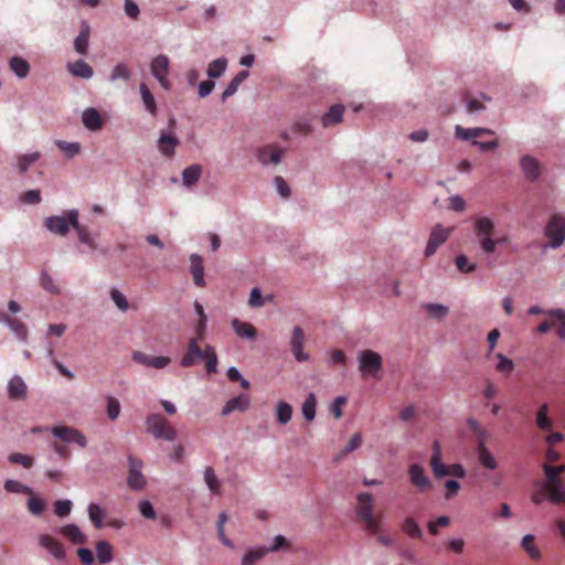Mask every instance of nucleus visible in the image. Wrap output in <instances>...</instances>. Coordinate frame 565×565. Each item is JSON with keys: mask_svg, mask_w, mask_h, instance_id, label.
<instances>
[{"mask_svg": "<svg viewBox=\"0 0 565 565\" xmlns=\"http://www.w3.org/2000/svg\"><path fill=\"white\" fill-rule=\"evenodd\" d=\"M7 393L8 398L11 401L22 402L28 397V385H25L21 376L13 375V377L8 381Z\"/></svg>", "mask_w": 565, "mask_h": 565, "instance_id": "aec40b11", "label": "nucleus"}, {"mask_svg": "<svg viewBox=\"0 0 565 565\" xmlns=\"http://www.w3.org/2000/svg\"><path fill=\"white\" fill-rule=\"evenodd\" d=\"M8 67H10L11 73H13L14 76L20 79L28 77L29 71L31 70L28 61L18 55L11 57L10 61H8Z\"/></svg>", "mask_w": 565, "mask_h": 565, "instance_id": "473e14b6", "label": "nucleus"}, {"mask_svg": "<svg viewBox=\"0 0 565 565\" xmlns=\"http://www.w3.org/2000/svg\"><path fill=\"white\" fill-rule=\"evenodd\" d=\"M76 237H78V242L86 245L88 249L92 252H102L105 253L104 248H100L98 245V241L96 239L98 237V234H93L88 227L79 228L78 231H75Z\"/></svg>", "mask_w": 565, "mask_h": 565, "instance_id": "c756f323", "label": "nucleus"}, {"mask_svg": "<svg viewBox=\"0 0 565 565\" xmlns=\"http://www.w3.org/2000/svg\"><path fill=\"white\" fill-rule=\"evenodd\" d=\"M455 266H457L458 271L461 274H470L477 268L475 264L468 262L467 256L463 254H460L455 258Z\"/></svg>", "mask_w": 565, "mask_h": 565, "instance_id": "bf43d9fd", "label": "nucleus"}, {"mask_svg": "<svg viewBox=\"0 0 565 565\" xmlns=\"http://www.w3.org/2000/svg\"><path fill=\"white\" fill-rule=\"evenodd\" d=\"M71 508H73V503L70 500H62L55 502V514L58 518H66L71 513Z\"/></svg>", "mask_w": 565, "mask_h": 565, "instance_id": "774afa93", "label": "nucleus"}, {"mask_svg": "<svg viewBox=\"0 0 565 565\" xmlns=\"http://www.w3.org/2000/svg\"><path fill=\"white\" fill-rule=\"evenodd\" d=\"M28 511H30V514L33 516H39L42 514L45 508V502L41 498L36 495H31L30 499H28Z\"/></svg>", "mask_w": 565, "mask_h": 565, "instance_id": "5fc2aeb1", "label": "nucleus"}, {"mask_svg": "<svg viewBox=\"0 0 565 565\" xmlns=\"http://www.w3.org/2000/svg\"><path fill=\"white\" fill-rule=\"evenodd\" d=\"M273 183L280 198L289 199L290 188L281 177H274Z\"/></svg>", "mask_w": 565, "mask_h": 565, "instance_id": "0e129e2a", "label": "nucleus"}, {"mask_svg": "<svg viewBox=\"0 0 565 565\" xmlns=\"http://www.w3.org/2000/svg\"><path fill=\"white\" fill-rule=\"evenodd\" d=\"M425 311H427L428 317L433 320L440 321L448 316L449 309L448 307L437 303V302H428L424 305Z\"/></svg>", "mask_w": 565, "mask_h": 565, "instance_id": "a19ab883", "label": "nucleus"}, {"mask_svg": "<svg viewBox=\"0 0 565 565\" xmlns=\"http://www.w3.org/2000/svg\"><path fill=\"white\" fill-rule=\"evenodd\" d=\"M20 201L23 204L35 205L41 202V191L38 189L26 191L20 196Z\"/></svg>", "mask_w": 565, "mask_h": 565, "instance_id": "e2e57ef3", "label": "nucleus"}, {"mask_svg": "<svg viewBox=\"0 0 565 565\" xmlns=\"http://www.w3.org/2000/svg\"><path fill=\"white\" fill-rule=\"evenodd\" d=\"M248 407V398L245 395H238L225 403L222 408V416H228L235 411L244 412Z\"/></svg>", "mask_w": 565, "mask_h": 565, "instance_id": "e433bc0d", "label": "nucleus"}, {"mask_svg": "<svg viewBox=\"0 0 565 565\" xmlns=\"http://www.w3.org/2000/svg\"><path fill=\"white\" fill-rule=\"evenodd\" d=\"M4 490L11 493L26 494L30 497L34 495V492H32V488L13 479H8L7 481H4Z\"/></svg>", "mask_w": 565, "mask_h": 565, "instance_id": "de8ad7c7", "label": "nucleus"}, {"mask_svg": "<svg viewBox=\"0 0 565 565\" xmlns=\"http://www.w3.org/2000/svg\"><path fill=\"white\" fill-rule=\"evenodd\" d=\"M180 145V140L175 135L171 132H167L164 130L160 131L159 139H157V150H159L160 154L166 158H171L174 154V149Z\"/></svg>", "mask_w": 565, "mask_h": 565, "instance_id": "a211bd4d", "label": "nucleus"}, {"mask_svg": "<svg viewBox=\"0 0 565 565\" xmlns=\"http://www.w3.org/2000/svg\"><path fill=\"white\" fill-rule=\"evenodd\" d=\"M23 319H28V315L22 311L21 305L15 300L8 301L7 311L1 313V322L20 343L28 341V327L22 321Z\"/></svg>", "mask_w": 565, "mask_h": 565, "instance_id": "7ed1b4c3", "label": "nucleus"}, {"mask_svg": "<svg viewBox=\"0 0 565 565\" xmlns=\"http://www.w3.org/2000/svg\"><path fill=\"white\" fill-rule=\"evenodd\" d=\"M97 559L100 564H109L113 562V547L108 541H99L97 542Z\"/></svg>", "mask_w": 565, "mask_h": 565, "instance_id": "c03bdc74", "label": "nucleus"}, {"mask_svg": "<svg viewBox=\"0 0 565 565\" xmlns=\"http://www.w3.org/2000/svg\"><path fill=\"white\" fill-rule=\"evenodd\" d=\"M358 505L354 509L358 519L364 524V530L370 534H376L380 531V521L374 516V503L370 492H360L356 494Z\"/></svg>", "mask_w": 565, "mask_h": 565, "instance_id": "39448f33", "label": "nucleus"}, {"mask_svg": "<svg viewBox=\"0 0 565 565\" xmlns=\"http://www.w3.org/2000/svg\"><path fill=\"white\" fill-rule=\"evenodd\" d=\"M202 175V167L194 163L182 170V184L183 186L190 189L196 182H199L200 177Z\"/></svg>", "mask_w": 565, "mask_h": 565, "instance_id": "c9c22d12", "label": "nucleus"}, {"mask_svg": "<svg viewBox=\"0 0 565 565\" xmlns=\"http://www.w3.org/2000/svg\"><path fill=\"white\" fill-rule=\"evenodd\" d=\"M316 395L313 393H309L308 396H306L305 402H302L301 405V414L302 418H305L306 422H312L316 418Z\"/></svg>", "mask_w": 565, "mask_h": 565, "instance_id": "58836bf2", "label": "nucleus"}, {"mask_svg": "<svg viewBox=\"0 0 565 565\" xmlns=\"http://www.w3.org/2000/svg\"><path fill=\"white\" fill-rule=\"evenodd\" d=\"M58 533L72 544H84L86 542V534H84L76 524L62 525Z\"/></svg>", "mask_w": 565, "mask_h": 565, "instance_id": "c85d7f7f", "label": "nucleus"}, {"mask_svg": "<svg viewBox=\"0 0 565 565\" xmlns=\"http://www.w3.org/2000/svg\"><path fill=\"white\" fill-rule=\"evenodd\" d=\"M128 476L127 486L131 491H141L147 484V480L141 473L142 462L140 459L128 456Z\"/></svg>", "mask_w": 565, "mask_h": 565, "instance_id": "9b49d317", "label": "nucleus"}, {"mask_svg": "<svg viewBox=\"0 0 565 565\" xmlns=\"http://www.w3.org/2000/svg\"><path fill=\"white\" fill-rule=\"evenodd\" d=\"M289 345H291V352L292 355H295L296 361L305 362L309 359V354L302 351L303 332L299 326L292 328L291 341H289Z\"/></svg>", "mask_w": 565, "mask_h": 565, "instance_id": "4be33fe9", "label": "nucleus"}, {"mask_svg": "<svg viewBox=\"0 0 565 565\" xmlns=\"http://www.w3.org/2000/svg\"><path fill=\"white\" fill-rule=\"evenodd\" d=\"M287 548V541L282 534L273 537V543L269 546H264V550L269 553H278Z\"/></svg>", "mask_w": 565, "mask_h": 565, "instance_id": "680f3d73", "label": "nucleus"}, {"mask_svg": "<svg viewBox=\"0 0 565 565\" xmlns=\"http://www.w3.org/2000/svg\"><path fill=\"white\" fill-rule=\"evenodd\" d=\"M43 226L46 231L60 237H65L71 228L73 231L86 228V225L79 223V213L76 209L66 211L64 215H49L44 217Z\"/></svg>", "mask_w": 565, "mask_h": 565, "instance_id": "20e7f679", "label": "nucleus"}, {"mask_svg": "<svg viewBox=\"0 0 565 565\" xmlns=\"http://www.w3.org/2000/svg\"><path fill=\"white\" fill-rule=\"evenodd\" d=\"M227 65L228 61L224 56L214 58L209 63L205 74H207L209 79H218L225 74Z\"/></svg>", "mask_w": 565, "mask_h": 565, "instance_id": "f704fd0d", "label": "nucleus"}, {"mask_svg": "<svg viewBox=\"0 0 565 565\" xmlns=\"http://www.w3.org/2000/svg\"><path fill=\"white\" fill-rule=\"evenodd\" d=\"M92 28H89V23L83 20L79 22V32L76 35L75 41H73V50H75L76 54L81 56H85L87 53V45L89 44V32Z\"/></svg>", "mask_w": 565, "mask_h": 565, "instance_id": "412c9836", "label": "nucleus"}, {"mask_svg": "<svg viewBox=\"0 0 565 565\" xmlns=\"http://www.w3.org/2000/svg\"><path fill=\"white\" fill-rule=\"evenodd\" d=\"M204 482L212 495H220V479L211 466L204 468Z\"/></svg>", "mask_w": 565, "mask_h": 565, "instance_id": "ea45409f", "label": "nucleus"}, {"mask_svg": "<svg viewBox=\"0 0 565 565\" xmlns=\"http://www.w3.org/2000/svg\"><path fill=\"white\" fill-rule=\"evenodd\" d=\"M51 435L61 441L75 444L81 448L87 445L86 437L78 429L72 426H54L50 428Z\"/></svg>", "mask_w": 565, "mask_h": 565, "instance_id": "9d476101", "label": "nucleus"}, {"mask_svg": "<svg viewBox=\"0 0 565 565\" xmlns=\"http://www.w3.org/2000/svg\"><path fill=\"white\" fill-rule=\"evenodd\" d=\"M190 275H192V279H194V284L198 287L205 286V278L203 277V264L202 256L198 254H190Z\"/></svg>", "mask_w": 565, "mask_h": 565, "instance_id": "a878e982", "label": "nucleus"}, {"mask_svg": "<svg viewBox=\"0 0 565 565\" xmlns=\"http://www.w3.org/2000/svg\"><path fill=\"white\" fill-rule=\"evenodd\" d=\"M231 324L232 329H234V333L244 340H255L257 337V332H255L254 326L246 321L234 319L231 321Z\"/></svg>", "mask_w": 565, "mask_h": 565, "instance_id": "2f4dec72", "label": "nucleus"}, {"mask_svg": "<svg viewBox=\"0 0 565 565\" xmlns=\"http://www.w3.org/2000/svg\"><path fill=\"white\" fill-rule=\"evenodd\" d=\"M408 478L413 487H416L419 492L430 491L433 488L431 480L426 475L425 468L419 463L409 465Z\"/></svg>", "mask_w": 565, "mask_h": 565, "instance_id": "dca6fc26", "label": "nucleus"}, {"mask_svg": "<svg viewBox=\"0 0 565 565\" xmlns=\"http://www.w3.org/2000/svg\"><path fill=\"white\" fill-rule=\"evenodd\" d=\"M131 361L156 370H162L170 363V359L167 356H150L141 351H134L131 353Z\"/></svg>", "mask_w": 565, "mask_h": 565, "instance_id": "f3484780", "label": "nucleus"}, {"mask_svg": "<svg viewBox=\"0 0 565 565\" xmlns=\"http://www.w3.org/2000/svg\"><path fill=\"white\" fill-rule=\"evenodd\" d=\"M131 78V72L128 70V66L124 63L115 64L114 68H111L110 77L108 81L111 83L117 82L119 79L124 82H128Z\"/></svg>", "mask_w": 565, "mask_h": 565, "instance_id": "09e8293b", "label": "nucleus"}, {"mask_svg": "<svg viewBox=\"0 0 565 565\" xmlns=\"http://www.w3.org/2000/svg\"><path fill=\"white\" fill-rule=\"evenodd\" d=\"M358 370L363 379H377L381 367H383V358L380 353L364 349L356 354Z\"/></svg>", "mask_w": 565, "mask_h": 565, "instance_id": "6e6552de", "label": "nucleus"}, {"mask_svg": "<svg viewBox=\"0 0 565 565\" xmlns=\"http://www.w3.org/2000/svg\"><path fill=\"white\" fill-rule=\"evenodd\" d=\"M521 546L524 548L525 553H527L529 556L533 559L540 558V551L539 548L533 544V535L526 534L522 536Z\"/></svg>", "mask_w": 565, "mask_h": 565, "instance_id": "3c124183", "label": "nucleus"}, {"mask_svg": "<svg viewBox=\"0 0 565 565\" xmlns=\"http://www.w3.org/2000/svg\"><path fill=\"white\" fill-rule=\"evenodd\" d=\"M477 460H479L480 466L488 470H495L498 467L497 459L493 457V455L490 452V449H488L487 445H480V447H477Z\"/></svg>", "mask_w": 565, "mask_h": 565, "instance_id": "72a5a7b5", "label": "nucleus"}, {"mask_svg": "<svg viewBox=\"0 0 565 565\" xmlns=\"http://www.w3.org/2000/svg\"><path fill=\"white\" fill-rule=\"evenodd\" d=\"M281 154H284V149L274 143L264 145L256 149L257 162L263 167L280 164Z\"/></svg>", "mask_w": 565, "mask_h": 565, "instance_id": "f8f14e48", "label": "nucleus"}, {"mask_svg": "<svg viewBox=\"0 0 565 565\" xmlns=\"http://www.w3.org/2000/svg\"><path fill=\"white\" fill-rule=\"evenodd\" d=\"M544 476H545V481L537 483L539 489L543 490L544 492L556 491L558 489L565 488L564 481H562V478L559 477V475H544Z\"/></svg>", "mask_w": 565, "mask_h": 565, "instance_id": "79ce46f5", "label": "nucleus"}, {"mask_svg": "<svg viewBox=\"0 0 565 565\" xmlns=\"http://www.w3.org/2000/svg\"><path fill=\"white\" fill-rule=\"evenodd\" d=\"M139 95L141 98V105H143V109H146L147 114L150 116L156 117L158 114L157 102L154 100V96L151 94L146 83H140Z\"/></svg>", "mask_w": 565, "mask_h": 565, "instance_id": "b1692460", "label": "nucleus"}, {"mask_svg": "<svg viewBox=\"0 0 565 565\" xmlns=\"http://www.w3.org/2000/svg\"><path fill=\"white\" fill-rule=\"evenodd\" d=\"M55 146L62 150L63 154H65V158L68 160H72L81 152V145L76 141L55 140Z\"/></svg>", "mask_w": 565, "mask_h": 565, "instance_id": "4c0bfd02", "label": "nucleus"}, {"mask_svg": "<svg viewBox=\"0 0 565 565\" xmlns=\"http://www.w3.org/2000/svg\"><path fill=\"white\" fill-rule=\"evenodd\" d=\"M8 461H10V463H19L23 466L24 469H30L32 467L31 456L24 454H12L8 456Z\"/></svg>", "mask_w": 565, "mask_h": 565, "instance_id": "69168bd1", "label": "nucleus"}, {"mask_svg": "<svg viewBox=\"0 0 565 565\" xmlns=\"http://www.w3.org/2000/svg\"><path fill=\"white\" fill-rule=\"evenodd\" d=\"M110 299L117 306L118 310L126 312L128 310V300L119 289L116 287L110 288Z\"/></svg>", "mask_w": 565, "mask_h": 565, "instance_id": "864d4df0", "label": "nucleus"}, {"mask_svg": "<svg viewBox=\"0 0 565 565\" xmlns=\"http://www.w3.org/2000/svg\"><path fill=\"white\" fill-rule=\"evenodd\" d=\"M493 130L489 128H465L455 126V138L463 141H473L483 136H492Z\"/></svg>", "mask_w": 565, "mask_h": 565, "instance_id": "5701e85b", "label": "nucleus"}, {"mask_svg": "<svg viewBox=\"0 0 565 565\" xmlns=\"http://www.w3.org/2000/svg\"><path fill=\"white\" fill-rule=\"evenodd\" d=\"M430 467L436 479L440 480L448 476L449 465L444 463L441 459H430Z\"/></svg>", "mask_w": 565, "mask_h": 565, "instance_id": "13d9d810", "label": "nucleus"}, {"mask_svg": "<svg viewBox=\"0 0 565 565\" xmlns=\"http://www.w3.org/2000/svg\"><path fill=\"white\" fill-rule=\"evenodd\" d=\"M544 235L548 239L544 248L558 249L565 242V214L551 215L545 224Z\"/></svg>", "mask_w": 565, "mask_h": 565, "instance_id": "0eeeda50", "label": "nucleus"}, {"mask_svg": "<svg viewBox=\"0 0 565 565\" xmlns=\"http://www.w3.org/2000/svg\"><path fill=\"white\" fill-rule=\"evenodd\" d=\"M38 545L49 552L53 559L62 564L66 562V551L64 550L63 543L60 541L50 535L40 534V536H38Z\"/></svg>", "mask_w": 565, "mask_h": 565, "instance_id": "4468645a", "label": "nucleus"}, {"mask_svg": "<svg viewBox=\"0 0 565 565\" xmlns=\"http://www.w3.org/2000/svg\"><path fill=\"white\" fill-rule=\"evenodd\" d=\"M497 358V372L501 374H510L513 371V361L503 355V353L495 354Z\"/></svg>", "mask_w": 565, "mask_h": 565, "instance_id": "6e6d98bb", "label": "nucleus"}, {"mask_svg": "<svg viewBox=\"0 0 565 565\" xmlns=\"http://www.w3.org/2000/svg\"><path fill=\"white\" fill-rule=\"evenodd\" d=\"M361 446V435L354 434L351 436L350 440H348L347 445H344L343 450L340 452V458L344 457L347 454L358 449Z\"/></svg>", "mask_w": 565, "mask_h": 565, "instance_id": "338daca9", "label": "nucleus"}, {"mask_svg": "<svg viewBox=\"0 0 565 565\" xmlns=\"http://www.w3.org/2000/svg\"><path fill=\"white\" fill-rule=\"evenodd\" d=\"M269 553L270 552L264 550V545L252 546L244 552L243 558H241V565H255Z\"/></svg>", "mask_w": 565, "mask_h": 565, "instance_id": "7c9ffc66", "label": "nucleus"}, {"mask_svg": "<svg viewBox=\"0 0 565 565\" xmlns=\"http://www.w3.org/2000/svg\"><path fill=\"white\" fill-rule=\"evenodd\" d=\"M86 512H88V519H90V522L95 529H103V526H105L103 523V509L99 507V504H88Z\"/></svg>", "mask_w": 565, "mask_h": 565, "instance_id": "8fccbe9b", "label": "nucleus"}, {"mask_svg": "<svg viewBox=\"0 0 565 565\" xmlns=\"http://www.w3.org/2000/svg\"><path fill=\"white\" fill-rule=\"evenodd\" d=\"M473 233H476L477 245L486 256L493 255L497 246L508 244L507 236H494V222L489 217L473 221Z\"/></svg>", "mask_w": 565, "mask_h": 565, "instance_id": "f257e3e1", "label": "nucleus"}, {"mask_svg": "<svg viewBox=\"0 0 565 565\" xmlns=\"http://www.w3.org/2000/svg\"><path fill=\"white\" fill-rule=\"evenodd\" d=\"M548 406L546 404H542L541 408L537 411V417H535V423H537V427L541 430H548L552 427L550 423L548 416Z\"/></svg>", "mask_w": 565, "mask_h": 565, "instance_id": "603ef678", "label": "nucleus"}, {"mask_svg": "<svg viewBox=\"0 0 565 565\" xmlns=\"http://www.w3.org/2000/svg\"><path fill=\"white\" fill-rule=\"evenodd\" d=\"M519 167H521L522 175L530 183L536 182L542 175V163L531 154L521 156Z\"/></svg>", "mask_w": 565, "mask_h": 565, "instance_id": "ddd939ff", "label": "nucleus"}, {"mask_svg": "<svg viewBox=\"0 0 565 565\" xmlns=\"http://www.w3.org/2000/svg\"><path fill=\"white\" fill-rule=\"evenodd\" d=\"M547 317L557 321L556 333L558 339L565 341V311L564 309H548Z\"/></svg>", "mask_w": 565, "mask_h": 565, "instance_id": "37998d69", "label": "nucleus"}, {"mask_svg": "<svg viewBox=\"0 0 565 565\" xmlns=\"http://www.w3.org/2000/svg\"><path fill=\"white\" fill-rule=\"evenodd\" d=\"M276 418L281 425H287L292 418V406L285 401H279L276 404Z\"/></svg>", "mask_w": 565, "mask_h": 565, "instance_id": "a18cd8bd", "label": "nucleus"}, {"mask_svg": "<svg viewBox=\"0 0 565 565\" xmlns=\"http://www.w3.org/2000/svg\"><path fill=\"white\" fill-rule=\"evenodd\" d=\"M170 73V60L167 55L159 54L150 62V75L159 83V86L164 90H170V81L168 74Z\"/></svg>", "mask_w": 565, "mask_h": 565, "instance_id": "1a4fd4ad", "label": "nucleus"}, {"mask_svg": "<svg viewBox=\"0 0 565 565\" xmlns=\"http://www.w3.org/2000/svg\"><path fill=\"white\" fill-rule=\"evenodd\" d=\"M342 114H344V106L341 104L332 105L321 117L322 127L328 128L340 124L342 121Z\"/></svg>", "mask_w": 565, "mask_h": 565, "instance_id": "cd10ccee", "label": "nucleus"}, {"mask_svg": "<svg viewBox=\"0 0 565 565\" xmlns=\"http://www.w3.org/2000/svg\"><path fill=\"white\" fill-rule=\"evenodd\" d=\"M449 233H451V227H445L440 224L434 226L430 236H428L427 247H425V257L435 255L436 250L448 239Z\"/></svg>", "mask_w": 565, "mask_h": 565, "instance_id": "2eb2a0df", "label": "nucleus"}, {"mask_svg": "<svg viewBox=\"0 0 565 565\" xmlns=\"http://www.w3.org/2000/svg\"><path fill=\"white\" fill-rule=\"evenodd\" d=\"M402 531L411 539H420L423 536V530H420L418 523L412 518H405V520H403Z\"/></svg>", "mask_w": 565, "mask_h": 565, "instance_id": "49530a36", "label": "nucleus"}, {"mask_svg": "<svg viewBox=\"0 0 565 565\" xmlns=\"http://www.w3.org/2000/svg\"><path fill=\"white\" fill-rule=\"evenodd\" d=\"M40 158L41 153L38 151L17 156L13 161V169L17 170L18 173L23 174L28 172L29 168L38 162Z\"/></svg>", "mask_w": 565, "mask_h": 565, "instance_id": "bb28decb", "label": "nucleus"}, {"mask_svg": "<svg viewBox=\"0 0 565 565\" xmlns=\"http://www.w3.org/2000/svg\"><path fill=\"white\" fill-rule=\"evenodd\" d=\"M107 399V417L110 420H116L119 416V411L121 409V406H119V402L115 396L108 395L105 397Z\"/></svg>", "mask_w": 565, "mask_h": 565, "instance_id": "052dcab7", "label": "nucleus"}, {"mask_svg": "<svg viewBox=\"0 0 565 565\" xmlns=\"http://www.w3.org/2000/svg\"><path fill=\"white\" fill-rule=\"evenodd\" d=\"M41 287H43L44 290L49 291L53 295L60 294V287H57L56 282H54V279H52L51 275L46 271L41 273L40 277Z\"/></svg>", "mask_w": 565, "mask_h": 565, "instance_id": "4d7b16f0", "label": "nucleus"}, {"mask_svg": "<svg viewBox=\"0 0 565 565\" xmlns=\"http://www.w3.org/2000/svg\"><path fill=\"white\" fill-rule=\"evenodd\" d=\"M82 124L86 130L97 132L102 131L105 121L103 120L102 114L96 108L87 107L82 113Z\"/></svg>", "mask_w": 565, "mask_h": 565, "instance_id": "6ab92c4d", "label": "nucleus"}, {"mask_svg": "<svg viewBox=\"0 0 565 565\" xmlns=\"http://www.w3.org/2000/svg\"><path fill=\"white\" fill-rule=\"evenodd\" d=\"M199 339H190L188 343V352L180 359V366L191 367L196 364L199 360L205 361V372L213 374L216 372L218 358H216L215 349L207 344L204 349L199 347Z\"/></svg>", "mask_w": 565, "mask_h": 565, "instance_id": "f03ea898", "label": "nucleus"}, {"mask_svg": "<svg viewBox=\"0 0 565 565\" xmlns=\"http://www.w3.org/2000/svg\"><path fill=\"white\" fill-rule=\"evenodd\" d=\"M66 70H68L70 75L73 77H78L82 79H92L93 77L92 66L82 60L70 62L66 64Z\"/></svg>", "mask_w": 565, "mask_h": 565, "instance_id": "393cba45", "label": "nucleus"}, {"mask_svg": "<svg viewBox=\"0 0 565 565\" xmlns=\"http://www.w3.org/2000/svg\"><path fill=\"white\" fill-rule=\"evenodd\" d=\"M146 430L147 434L151 435L156 440L173 443L177 439V430H174L163 415L159 413L147 416Z\"/></svg>", "mask_w": 565, "mask_h": 565, "instance_id": "423d86ee", "label": "nucleus"}]
</instances>
